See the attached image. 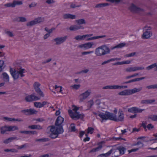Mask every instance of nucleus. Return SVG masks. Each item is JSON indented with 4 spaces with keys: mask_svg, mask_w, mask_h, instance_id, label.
<instances>
[{
    "mask_svg": "<svg viewBox=\"0 0 157 157\" xmlns=\"http://www.w3.org/2000/svg\"><path fill=\"white\" fill-rule=\"evenodd\" d=\"M98 116L102 119L101 122L104 120H106L108 119L116 122H122L124 121V117L123 112L121 109L119 110L117 118L116 117L115 114L107 111L105 112V113H101L98 114Z\"/></svg>",
    "mask_w": 157,
    "mask_h": 157,
    "instance_id": "obj_1",
    "label": "nucleus"
},
{
    "mask_svg": "<svg viewBox=\"0 0 157 157\" xmlns=\"http://www.w3.org/2000/svg\"><path fill=\"white\" fill-rule=\"evenodd\" d=\"M25 71L24 69L22 68L21 67L19 66L17 67H16V68L14 70L12 68H10V70L14 80L17 79L19 77L21 78L24 77L25 76L24 73H25Z\"/></svg>",
    "mask_w": 157,
    "mask_h": 157,
    "instance_id": "obj_2",
    "label": "nucleus"
},
{
    "mask_svg": "<svg viewBox=\"0 0 157 157\" xmlns=\"http://www.w3.org/2000/svg\"><path fill=\"white\" fill-rule=\"evenodd\" d=\"M109 48L106 45H102L96 48L95 50V54L97 56H101L110 53Z\"/></svg>",
    "mask_w": 157,
    "mask_h": 157,
    "instance_id": "obj_3",
    "label": "nucleus"
},
{
    "mask_svg": "<svg viewBox=\"0 0 157 157\" xmlns=\"http://www.w3.org/2000/svg\"><path fill=\"white\" fill-rule=\"evenodd\" d=\"M50 127V131L51 133L49 136L52 139H55L58 137L59 134L63 133V131L56 128L54 125L49 126L48 128Z\"/></svg>",
    "mask_w": 157,
    "mask_h": 157,
    "instance_id": "obj_4",
    "label": "nucleus"
},
{
    "mask_svg": "<svg viewBox=\"0 0 157 157\" xmlns=\"http://www.w3.org/2000/svg\"><path fill=\"white\" fill-rule=\"evenodd\" d=\"M18 129V128L16 126L5 125L2 127L0 128V133L2 134H4L6 131H14Z\"/></svg>",
    "mask_w": 157,
    "mask_h": 157,
    "instance_id": "obj_5",
    "label": "nucleus"
},
{
    "mask_svg": "<svg viewBox=\"0 0 157 157\" xmlns=\"http://www.w3.org/2000/svg\"><path fill=\"white\" fill-rule=\"evenodd\" d=\"M64 120V118L61 116H59L58 117L55 121V126H54L56 128L64 131L63 127V123Z\"/></svg>",
    "mask_w": 157,
    "mask_h": 157,
    "instance_id": "obj_6",
    "label": "nucleus"
},
{
    "mask_svg": "<svg viewBox=\"0 0 157 157\" xmlns=\"http://www.w3.org/2000/svg\"><path fill=\"white\" fill-rule=\"evenodd\" d=\"M44 21V17H38L35 18L33 20L28 22L26 24L27 26H32L37 24L43 22Z\"/></svg>",
    "mask_w": 157,
    "mask_h": 157,
    "instance_id": "obj_7",
    "label": "nucleus"
},
{
    "mask_svg": "<svg viewBox=\"0 0 157 157\" xmlns=\"http://www.w3.org/2000/svg\"><path fill=\"white\" fill-rule=\"evenodd\" d=\"M40 86V84L39 83L37 82H35L33 84L34 89L35 91L37 93V94L40 97H44V95L43 93L39 88Z\"/></svg>",
    "mask_w": 157,
    "mask_h": 157,
    "instance_id": "obj_8",
    "label": "nucleus"
},
{
    "mask_svg": "<svg viewBox=\"0 0 157 157\" xmlns=\"http://www.w3.org/2000/svg\"><path fill=\"white\" fill-rule=\"evenodd\" d=\"M40 99V98L36 96L35 93H33L30 95L27 96L25 98L26 101L28 102L38 100Z\"/></svg>",
    "mask_w": 157,
    "mask_h": 157,
    "instance_id": "obj_9",
    "label": "nucleus"
},
{
    "mask_svg": "<svg viewBox=\"0 0 157 157\" xmlns=\"http://www.w3.org/2000/svg\"><path fill=\"white\" fill-rule=\"evenodd\" d=\"M68 113L71 117L73 119H78L80 118L82 119L84 117V115L83 114L80 115H76L75 113H74L72 110L69 109L68 110Z\"/></svg>",
    "mask_w": 157,
    "mask_h": 157,
    "instance_id": "obj_10",
    "label": "nucleus"
},
{
    "mask_svg": "<svg viewBox=\"0 0 157 157\" xmlns=\"http://www.w3.org/2000/svg\"><path fill=\"white\" fill-rule=\"evenodd\" d=\"M21 112L24 113L26 115H30L34 114H36L37 111L34 109H24L21 111Z\"/></svg>",
    "mask_w": 157,
    "mask_h": 157,
    "instance_id": "obj_11",
    "label": "nucleus"
},
{
    "mask_svg": "<svg viewBox=\"0 0 157 157\" xmlns=\"http://www.w3.org/2000/svg\"><path fill=\"white\" fill-rule=\"evenodd\" d=\"M67 38V37L66 36L62 37H57L54 39V41L56 42V44L59 45L65 42Z\"/></svg>",
    "mask_w": 157,
    "mask_h": 157,
    "instance_id": "obj_12",
    "label": "nucleus"
},
{
    "mask_svg": "<svg viewBox=\"0 0 157 157\" xmlns=\"http://www.w3.org/2000/svg\"><path fill=\"white\" fill-rule=\"evenodd\" d=\"M129 9L131 11L135 13L143 11V9L137 7L133 4H132L129 8Z\"/></svg>",
    "mask_w": 157,
    "mask_h": 157,
    "instance_id": "obj_13",
    "label": "nucleus"
},
{
    "mask_svg": "<svg viewBox=\"0 0 157 157\" xmlns=\"http://www.w3.org/2000/svg\"><path fill=\"white\" fill-rule=\"evenodd\" d=\"M94 44L93 42H88L80 45L78 46V47L80 48H84V50H86L92 48Z\"/></svg>",
    "mask_w": 157,
    "mask_h": 157,
    "instance_id": "obj_14",
    "label": "nucleus"
},
{
    "mask_svg": "<svg viewBox=\"0 0 157 157\" xmlns=\"http://www.w3.org/2000/svg\"><path fill=\"white\" fill-rule=\"evenodd\" d=\"M90 93V92H89L88 90H87L84 93L81 94L80 95L81 97L80 99V101L81 102L84 99L88 97Z\"/></svg>",
    "mask_w": 157,
    "mask_h": 157,
    "instance_id": "obj_15",
    "label": "nucleus"
},
{
    "mask_svg": "<svg viewBox=\"0 0 157 157\" xmlns=\"http://www.w3.org/2000/svg\"><path fill=\"white\" fill-rule=\"evenodd\" d=\"M152 35V33L151 31H145L144 33L142 36V38L143 39H147L150 38Z\"/></svg>",
    "mask_w": 157,
    "mask_h": 157,
    "instance_id": "obj_16",
    "label": "nucleus"
},
{
    "mask_svg": "<svg viewBox=\"0 0 157 157\" xmlns=\"http://www.w3.org/2000/svg\"><path fill=\"white\" fill-rule=\"evenodd\" d=\"M84 27L81 25H75L71 26L69 27V29L71 31H75L79 29H83Z\"/></svg>",
    "mask_w": 157,
    "mask_h": 157,
    "instance_id": "obj_17",
    "label": "nucleus"
},
{
    "mask_svg": "<svg viewBox=\"0 0 157 157\" xmlns=\"http://www.w3.org/2000/svg\"><path fill=\"white\" fill-rule=\"evenodd\" d=\"M63 17L64 19H75L76 18V16L75 15L69 13H66L63 14Z\"/></svg>",
    "mask_w": 157,
    "mask_h": 157,
    "instance_id": "obj_18",
    "label": "nucleus"
},
{
    "mask_svg": "<svg viewBox=\"0 0 157 157\" xmlns=\"http://www.w3.org/2000/svg\"><path fill=\"white\" fill-rule=\"evenodd\" d=\"M17 137L16 136L12 137L6 139L3 141V143L5 144H8L12 142V141L14 140H18Z\"/></svg>",
    "mask_w": 157,
    "mask_h": 157,
    "instance_id": "obj_19",
    "label": "nucleus"
},
{
    "mask_svg": "<svg viewBox=\"0 0 157 157\" xmlns=\"http://www.w3.org/2000/svg\"><path fill=\"white\" fill-rule=\"evenodd\" d=\"M28 128H29L34 129H42V128L41 126L39 125H31L29 126Z\"/></svg>",
    "mask_w": 157,
    "mask_h": 157,
    "instance_id": "obj_20",
    "label": "nucleus"
},
{
    "mask_svg": "<svg viewBox=\"0 0 157 157\" xmlns=\"http://www.w3.org/2000/svg\"><path fill=\"white\" fill-rule=\"evenodd\" d=\"M142 89V87H140L138 88H134L132 90H129L130 95L134 94L136 92H140L141 91Z\"/></svg>",
    "mask_w": 157,
    "mask_h": 157,
    "instance_id": "obj_21",
    "label": "nucleus"
},
{
    "mask_svg": "<svg viewBox=\"0 0 157 157\" xmlns=\"http://www.w3.org/2000/svg\"><path fill=\"white\" fill-rule=\"evenodd\" d=\"M118 94L120 95H130L129 90H126L121 91L118 93Z\"/></svg>",
    "mask_w": 157,
    "mask_h": 157,
    "instance_id": "obj_22",
    "label": "nucleus"
},
{
    "mask_svg": "<svg viewBox=\"0 0 157 157\" xmlns=\"http://www.w3.org/2000/svg\"><path fill=\"white\" fill-rule=\"evenodd\" d=\"M155 101V99H148L142 100L141 101V103L142 104H151Z\"/></svg>",
    "mask_w": 157,
    "mask_h": 157,
    "instance_id": "obj_23",
    "label": "nucleus"
},
{
    "mask_svg": "<svg viewBox=\"0 0 157 157\" xmlns=\"http://www.w3.org/2000/svg\"><path fill=\"white\" fill-rule=\"evenodd\" d=\"M113 150V149H112L106 153L100 154L98 155V157H106L108 156L112 152Z\"/></svg>",
    "mask_w": 157,
    "mask_h": 157,
    "instance_id": "obj_24",
    "label": "nucleus"
},
{
    "mask_svg": "<svg viewBox=\"0 0 157 157\" xmlns=\"http://www.w3.org/2000/svg\"><path fill=\"white\" fill-rule=\"evenodd\" d=\"M117 149L119 150L120 154L121 155H123L124 153L126 148L122 146H119L117 148Z\"/></svg>",
    "mask_w": 157,
    "mask_h": 157,
    "instance_id": "obj_25",
    "label": "nucleus"
},
{
    "mask_svg": "<svg viewBox=\"0 0 157 157\" xmlns=\"http://www.w3.org/2000/svg\"><path fill=\"white\" fill-rule=\"evenodd\" d=\"M106 36V35H102V36H94L93 37L88 38L86 39V41H89L90 40H95L97 39L102 38L103 37H104Z\"/></svg>",
    "mask_w": 157,
    "mask_h": 157,
    "instance_id": "obj_26",
    "label": "nucleus"
},
{
    "mask_svg": "<svg viewBox=\"0 0 157 157\" xmlns=\"http://www.w3.org/2000/svg\"><path fill=\"white\" fill-rule=\"evenodd\" d=\"M109 5L108 3H102L97 4L95 6V8H101L105 7Z\"/></svg>",
    "mask_w": 157,
    "mask_h": 157,
    "instance_id": "obj_27",
    "label": "nucleus"
},
{
    "mask_svg": "<svg viewBox=\"0 0 157 157\" xmlns=\"http://www.w3.org/2000/svg\"><path fill=\"white\" fill-rule=\"evenodd\" d=\"M85 38V35H83L82 36L79 35L76 36L75 37L74 39L76 40L79 41L84 40Z\"/></svg>",
    "mask_w": 157,
    "mask_h": 157,
    "instance_id": "obj_28",
    "label": "nucleus"
},
{
    "mask_svg": "<svg viewBox=\"0 0 157 157\" xmlns=\"http://www.w3.org/2000/svg\"><path fill=\"white\" fill-rule=\"evenodd\" d=\"M75 21L76 23L79 25H78L83 24H85L86 23V22L84 19L76 20Z\"/></svg>",
    "mask_w": 157,
    "mask_h": 157,
    "instance_id": "obj_29",
    "label": "nucleus"
},
{
    "mask_svg": "<svg viewBox=\"0 0 157 157\" xmlns=\"http://www.w3.org/2000/svg\"><path fill=\"white\" fill-rule=\"evenodd\" d=\"M3 76V78L4 81L6 82H8L9 81V76L8 75L6 72H4L2 74Z\"/></svg>",
    "mask_w": 157,
    "mask_h": 157,
    "instance_id": "obj_30",
    "label": "nucleus"
},
{
    "mask_svg": "<svg viewBox=\"0 0 157 157\" xmlns=\"http://www.w3.org/2000/svg\"><path fill=\"white\" fill-rule=\"evenodd\" d=\"M102 145L101 144H100L99 145V146L97 147L94 148L91 150L90 151V153L95 152L97 151H98L99 150L101 149L102 147Z\"/></svg>",
    "mask_w": 157,
    "mask_h": 157,
    "instance_id": "obj_31",
    "label": "nucleus"
},
{
    "mask_svg": "<svg viewBox=\"0 0 157 157\" xmlns=\"http://www.w3.org/2000/svg\"><path fill=\"white\" fill-rule=\"evenodd\" d=\"M103 89H117V85L107 86L103 87Z\"/></svg>",
    "mask_w": 157,
    "mask_h": 157,
    "instance_id": "obj_32",
    "label": "nucleus"
},
{
    "mask_svg": "<svg viewBox=\"0 0 157 157\" xmlns=\"http://www.w3.org/2000/svg\"><path fill=\"white\" fill-rule=\"evenodd\" d=\"M126 45V43H120L118 45H117L116 46H114V47H113L112 49H115V48H121L124 47Z\"/></svg>",
    "mask_w": 157,
    "mask_h": 157,
    "instance_id": "obj_33",
    "label": "nucleus"
},
{
    "mask_svg": "<svg viewBox=\"0 0 157 157\" xmlns=\"http://www.w3.org/2000/svg\"><path fill=\"white\" fill-rule=\"evenodd\" d=\"M145 77H142L141 78H136L134 79H132L131 80H130L128 81L129 83L132 82H134L136 81H139L141 80H142L144 79Z\"/></svg>",
    "mask_w": 157,
    "mask_h": 157,
    "instance_id": "obj_34",
    "label": "nucleus"
},
{
    "mask_svg": "<svg viewBox=\"0 0 157 157\" xmlns=\"http://www.w3.org/2000/svg\"><path fill=\"white\" fill-rule=\"evenodd\" d=\"M49 139L48 138H42L40 139H36L35 140L36 142H44L49 141Z\"/></svg>",
    "mask_w": 157,
    "mask_h": 157,
    "instance_id": "obj_35",
    "label": "nucleus"
},
{
    "mask_svg": "<svg viewBox=\"0 0 157 157\" xmlns=\"http://www.w3.org/2000/svg\"><path fill=\"white\" fill-rule=\"evenodd\" d=\"M148 119H150L152 121H157V115H150L147 117Z\"/></svg>",
    "mask_w": 157,
    "mask_h": 157,
    "instance_id": "obj_36",
    "label": "nucleus"
},
{
    "mask_svg": "<svg viewBox=\"0 0 157 157\" xmlns=\"http://www.w3.org/2000/svg\"><path fill=\"white\" fill-rule=\"evenodd\" d=\"M4 151L6 152H11L14 153L17 152L18 151L17 150L14 148L11 149H5L4 150Z\"/></svg>",
    "mask_w": 157,
    "mask_h": 157,
    "instance_id": "obj_37",
    "label": "nucleus"
},
{
    "mask_svg": "<svg viewBox=\"0 0 157 157\" xmlns=\"http://www.w3.org/2000/svg\"><path fill=\"white\" fill-rule=\"evenodd\" d=\"M156 66V63H154L153 64H152L150 65L149 66H148L147 67H146V69L147 70H151L154 67H155Z\"/></svg>",
    "mask_w": 157,
    "mask_h": 157,
    "instance_id": "obj_38",
    "label": "nucleus"
},
{
    "mask_svg": "<svg viewBox=\"0 0 157 157\" xmlns=\"http://www.w3.org/2000/svg\"><path fill=\"white\" fill-rule=\"evenodd\" d=\"M146 88L149 89H157V84L148 86H147Z\"/></svg>",
    "mask_w": 157,
    "mask_h": 157,
    "instance_id": "obj_39",
    "label": "nucleus"
},
{
    "mask_svg": "<svg viewBox=\"0 0 157 157\" xmlns=\"http://www.w3.org/2000/svg\"><path fill=\"white\" fill-rule=\"evenodd\" d=\"M136 107H133L129 109L128 111L129 113L136 114Z\"/></svg>",
    "mask_w": 157,
    "mask_h": 157,
    "instance_id": "obj_40",
    "label": "nucleus"
},
{
    "mask_svg": "<svg viewBox=\"0 0 157 157\" xmlns=\"http://www.w3.org/2000/svg\"><path fill=\"white\" fill-rule=\"evenodd\" d=\"M34 106L36 108L42 107V103L40 102H36L34 103Z\"/></svg>",
    "mask_w": 157,
    "mask_h": 157,
    "instance_id": "obj_41",
    "label": "nucleus"
},
{
    "mask_svg": "<svg viewBox=\"0 0 157 157\" xmlns=\"http://www.w3.org/2000/svg\"><path fill=\"white\" fill-rule=\"evenodd\" d=\"M13 4H15L14 7L16 5H21L22 4V1H13Z\"/></svg>",
    "mask_w": 157,
    "mask_h": 157,
    "instance_id": "obj_42",
    "label": "nucleus"
},
{
    "mask_svg": "<svg viewBox=\"0 0 157 157\" xmlns=\"http://www.w3.org/2000/svg\"><path fill=\"white\" fill-rule=\"evenodd\" d=\"M126 71L127 72H132L135 71V67H130L127 68L126 69Z\"/></svg>",
    "mask_w": 157,
    "mask_h": 157,
    "instance_id": "obj_43",
    "label": "nucleus"
},
{
    "mask_svg": "<svg viewBox=\"0 0 157 157\" xmlns=\"http://www.w3.org/2000/svg\"><path fill=\"white\" fill-rule=\"evenodd\" d=\"M94 130V128L91 127H88L87 129V133L92 134Z\"/></svg>",
    "mask_w": 157,
    "mask_h": 157,
    "instance_id": "obj_44",
    "label": "nucleus"
},
{
    "mask_svg": "<svg viewBox=\"0 0 157 157\" xmlns=\"http://www.w3.org/2000/svg\"><path fill=\"white\" fill-rule=\"evenodd\" d=\"M135 109L136 114L137 113H141L144 110V109H141L136 107L135 108Z\"/></svg>",
    "mask_w": 157,
    "mask_h": 157,
    "instance_id": "obj_45",
    "label": "nucleus"
},
{
    "mask_svg": "<svg viewBox=\"0 0 157 157\" xmlns=\"http://www.w3.org/2000/svg\"><path fill=\"white\" fill-rule=\"evenodd\" d=\"M73 106L74 107V108L73 109V110L75 111V113L76 114V115H80V114H79V113L77 112V110L79 109V108L78 107L76 106H75L74 105Z\"/></svg>",
    "mask_w": 157,
    "mask_h": 157,
    "instance_id": "obj_46",
    "label": "nucleus"
},
{
    "mask_svg": "<svg viewBox=\"0 0 157 157\" xmlns=\"http://www.w3.org/2000/svg\"><path fill=\"white\" fill-rule=\"evenodd\" d=\"M15 4H13V2L12 3H9L5 4L4 6L7 7H14Z\"/></svg>",
    "mask_w": 157,
    "mask_h": 157,
    "instance_id": "obj_47",
    "label": "nucleus"
},
{
    "mask_svg": "<svg viewBox=\"0 0 157 157\" xmlns=\"http://www.w3.org/2000/svg\"><path fill=\"white\" fill-rule=\"evenodd\" d=\"M138 75H139L138 73H135L132 75L128 76H127L125 78L126 79H129L131 78H133V77H135L136 76H137Z\"/></svg>",
    "mask_w": 157,
    "mask_h": 157,
    "instance_id": "obj_48",
    "label": "nucleus"
},
{
    "mask_svg": "<svg viewBox=\"0 0 157 157\" xmlns=\"http://www.w3.org/2000/svg\"><path fill=\"white\" fill-rule=\"evenodd\" d=\"M88 106L89 107V109L91 108L94 104V101L93 100H90L88 102Z\"/></svg>",
    "mask_w": 157,
    "mask_h": 157,
    "instance_id": "obj_49",
    "label": "nucleus"
},
{
    "mask_svg": "<svg viewBox=\"0 0 157 157\" xmlns=\"http://www.w3.org/2000/svg\"><path fill=\"white\" fill-rule=\"evenodd\" d=\"M5 32L6 34H7L10 37H13V33L12 32L5 30Z\"/></svg>",
    "mask_w": 157,
    "mask_h": 157,
    "instance_id": "obj_50",
    "label": "nucleus"
},
{
    "mask_svg": "<svg viewBox=\"0 0 157 157\" xmlns=\"http://www.w3.org/2000/svg\"><path fill=\"white\" fill-rule=\"evenodd\" d=\"M143 29L145 31H151L150 30L151 29V28L150 26H146L144 27Z\"/></svg>",
    "mask_w": 157,
    "mask_h": 157,
    "instance_id": "obj_51",
    "label": "nucleus"
},
{
    "mask_svg": "<svg viewBox=\"0 0 157 157\" xmlns=\"http://www.w3.org/2000/svg\"><path fill=\"white\" fill-rule=\"evenodd\" d=\"M17 149H21L23 148H26L27 147V144H25L19 146L18 145L17 146Z\"/></svg>",
    "mask_w": 157,
    "mask_h": 157,
    "instance_id": "obj_52",
    "label": "nucleus"
},
{
    "mask_svg": "<svg viewBox=\"0 0 157 157\" xmlns=\"http://www.w3.org/2000/svg\"><path fill=\"white\" fill-rule=\"evenodd\" d=\"M80 86L81 85L80 84H75L74 85L72 86H71L73 89L75 90H77L80 88Z\"/></svg>",
    "mask_w": 157,
    "mask_h": 157,
    "instance_id": "obj_53",
    "label": "nucleus"
},
{
    "mask_svg": "<svg viewBox=\"0 0 157 157\" xmlns=\"http://www.w3.org/2000/svg\"><path fill=\"white\" fill-rule=\"evenodd\" d=\"M135 71H137L139 70H142L144 69V67H135Z\"/></svg>",
    "mask_w": 157,
    "mask_h": 157,
    "instance_id": "obj_54",
    "label": "nucleus"
},
{
    "mask_svg": "<svg viewBox=\"0 0 157 157\" xmlns=\"http://www.w3.org/2000/svg\"><path fill=\"white\" fill-rule=\"evenodd\" d=\"M136 54V52H133L128 54H126V55L125 56L127 57H131L134 56Z\"/></svg>",
    "mask_w": 157,
    "mask_h": 157,
    "instance_id": "obj_55",
    "label": "nucleus"
},
{
    "mask_svg": "<svg viewBox=\"0 0 157 157\" xmlns=\"http://www.w3.org/2000/svg\"><path fill=\"white\" fill-rule=\"evenodd\" d=\"M147 128L149 130H150L154 128V126L151 124H149L147 125Z\"/></svg>",
    "mask_w": 157,
    "mask_h": 157,
    "instance_id": "obj_56",
    "label": "nucleus"
},
{
    "mask_svg": "<svg viewBox=\"0 0 157 157\" xmlns=\"http://www.w3.org/2000/svg\"><path fill=\"white\" fill-rule=\"evenodd\" d=\"M80 6V5H76L73 3H72L70 5V7L71 8H75L76 7H79Z\"/></svg>",
    "mask_w": 157,
    "mask_h": 157,
    "instance_id": "obj_57",
    "label": "nucleus"
},
{
    "mask_svg": "<svg viewBox=\"0 0 157 157\" xmlns=\"http://www.w3.org/2000/svg\"><path fill=\"white\" fill-rule=\"evenodd\" d=\"M27 20L25 17H20V22H24L26 21Z\"/></svg>",
    "mask_w": 157,
    "mask_h": 157,
    "instance_id": "obj_58",
    "label": "nucleus"
},
{
    "mask_svg": "<svg viewBox=\"0 0 157 157\" xmlns=\"http://www.w3.org/2000/svg\"><path fill=\"white\" fill-rule=\"evenodd\" d=\"M94 52L93 51H89V52H82V55H85L86 54H89L92 53Z\"/></svg>",
    "mask_w": 157,
    "mask_h": 157,
    "instance_id": "obj_59",
    "label": "nucleus"
},
{
    "mask_svg": "<svg viewBox=\"0 0 157 157\" xmlns=\"http://www.w3.org/2000/svg\"><path fill=\"white\" fill-rule=\"evenodd\" d=\"M28 135H34V134H37V132L36 131H28Z\"/></svg>",
    "mask_w": 157,
    "mask_h": 157,
    "instance_id": "obj_60",
    "label": "nucleus"
},
{
    "mask_svg": "<svg viewBox=\"0 0 157 157\" xmlns=\"http://www.w3.org/2000/svg\"><path fill=\"white\" fill-rule=\"evenodd\" d=\"M37 5L36 3H35V2H32L30 5H29V7L30 8H31L32 7H34L36 6Z\"/></svg>",
    "mask_w": 157,
    "mask_h": 157,
    "instance_id": "obj_61",
    "label": "nucleus"
},
{
    "mask_svg": "<svg viewBox=\"0 0 157 157\" xmlns=\"http://www.w3.org/2000/svg\"><path fill=\"white\" fill-rule=\"evenodd\" d=\"M46 2L48 4H50L55 3V1L54 0H47L46 1Z\"/></svg>",
    "mask_w": 157,
    "mask_h": 157,
    "instance_id": "obj_62",
    "label": "nucleus"
},
{
    "mask_svg": "<svg viewBox=\"0 0 157 157\" xmlns=\"http://www.w3.org/2000/svg\"><path fill=\"white\" fill-rule=\"evenodd\" d=\"M4 118L9 121H13L14 120V118H11L6 117H4Z\"/></svg>",
    "mask_w": 157,
    "mask_h": 157,
    "instance_id": "obj_63",
    "label": "nucleus"
},
{
    "mask_svg": "<svg viewBox=\"0 0 157 157\" xmlns=\"http://www.w3.org/2000/svg\"><path fill=\"white\" fill-rule=\"evenodd\" d=\"M139 149V148H134L132 149L131 150H128V151L129 152V153H130L132 152H135L137 151H138Z\"/></svg>",
    "mask_w": 157,
    "mask_h": 157,
    "instance_id": "obj_64",
    "label": "nucleus"
}]
</instances>
